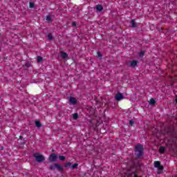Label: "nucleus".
Returning <instances> with one entry per match:
<instances>
[{
  "instance_id": "nucleus-1",
  "label": "nucleus",
  "mask_w": 177,
  "mask_h": 177,
  "mask_svg": "<svg viewBox=\"0 0 177 177\" xmlns=\"http://www.w3.org/2000/svg\"><path fill=\"white\" fill-rule=\"evenodd\" d=\"M136 151L137 157H140L143 154V146L138 144L136 146Z\"/></svg>"
},
{
  "instance_id": "nucleus-2",
  "label": "nucleus",
  "mask_w": 177,
  "mask_h": 177,
  "mask_svg": "<svg viewBox=\"0 0 177 177\" xmlns=\"http://www.w3.org/2000/svg\"><path fill=\"white\" fill-rule=\"evenodd\" d=\"M34 157L37 162H42V161L45 160V157H44V156L39 153H35Z\"/></svg>"
},
{
  "instance_id": "nucleus-3",
  "label": "nucleus",
  "mask_w": 177,
  "mask_h": 177,
  "mask_svg": "<svg viewBox=\"0 0 177 177\" xmlns=\"http://www.w3.org/2000/svg\"><path fill=\"white\" fill-rule=\"evenodd\" d=\"M49 160L50 162H55V161H57V155L56 153H53L50 156Z\"/></svg>"
},
{
  "instance_id": "nucleus-4",
  "label": "nucleus",
  "mask_w": 177,
  "mask_h": 177,
  "mask_svg": "<svg viewBox=\"0 0 177 177\" xmlns=\"http://www.w3.org/2000/svg\"><path fill=\"white\" fill-rule=\"evenodd\" d=\"M115 99L118 102H120V100H122L124 99V95H122V93H118V94L115 95Z\"/></svg>"
},
{
  "instance_id": "nucleus-5",
  "label": "nucleus",
  "mask_w": 177,
  "mask_h": 177,
  "mask_svg": "<svg viewBox=\"0 0 177 177\" xmlns=\"http://www.w3.org/2000/svg\"><path fill=\"white\" fill-rule=\"evenodd\" d=\"M69 103L70 104H77V100L74 97H70Z\"/></svg>"
},
{
  "instance_id": "nucleus-6",
  "label": "nucleus",
  "mask_w": 177,
  "mask_h": 177,
  "mask_svg": "<svg viewBox=\"0 0 177 177\" xmlns=\"http://www.w3.org/2000/svg\"><path fill=\"white\" fill-rule=\"evenodd\" d=\"M57 169L58 171H60L61 172L63 171V167H62L60 165L56 163V167L55 169Z\"/></svg>"
},
{
  "instance_id": "nucleus-7",
  "label": "nucleus",
  "mask_w": 177,
  "mask_h": 177,
  "mask_svg": "<svg viewBox=\"0 0 177 177\" xmlns=\"http://www.w3.org/2000/svg\"><path fill=\"white\" fill-rule=\"evenodd\" d=\"M96 9L98 12H102L103 10V6H102V5H97Z\"/></svg>"
},
{
  "instance_id": "nucleus-8",
  "label": "nucleus",
  "mask_w": 177,
  "mask_h": 177,
  "mask_svg": "<svg viewBox=\"0 0 177 177\" xmlns=\"http://www.w3.org/2000/svg\"><path fill=\"white\" fill-rule=\"evenodd\" d=\"M138 64V61L133 59L131 63V67H136V66Z\"/></svg>"
},
{
  "instance_id": "nucleus-9",
  "label": "nucleus",
  "mask_w": 177,
  "mask_h": 177,
  "mask_svg": "<svg viewBox=\"0 0 177 177\" xmlns=\"http://www.w3.org/2000/svg\"><path fill=\"white\" fill-rule=\"evenodd\" d=\"M165 151V148L164 147H160L159 149V152L162 154Z\"/></svg>"
},
{
  "instance_id": "nucleus-10",
  "label": "nucleus",
  "mask_w": 177,
  "mask_h": 177,
  "mask_svg": "<svg viewBox=\"0 0 177 177\" xmlns=\"http://www.w3.org/2000/svg\"><path fill=\"white\" fill-rule=\"evenodd\" d=\"M61 56L62 57H63V59H66L67 57V53H64V52H61Z\"/></svg>"
},
{
  "instance_id": "nucleus-11",
  "label": "nucleus",
  "mask_w": 177,
  "mask_h": 177,
  "mask_svg": "<svg viewBox=\"0 0 177 177\" xmlns=\"http://www.w3.org/2000/svg\"><path fill=\"white\" fill-rule=\"evenodd\" d=\"M160 164H161V163H160V162L156 161V162H154V167H155L156 168H158V167H160Z\"/></svg>"
},
{
  "instance_id": "nucleus-12",
  "label": "nucleus",
  "mask_w": 177,
  "mask_h": 177,
  "mask_svg": "<svg viewBox=\"0 0 177 177\" xmlns=\"http://www.w3.org/2000/svg\"><path fill=\"white\" fill-rule=\"evenodd\" d=\"M59 160L60 161H64V160H66V157L64 156H59Z\"/></svg>"
},
{
  "instance_id": "nucleus-13",
  "label": "nucleus",
  "mask_w": 177,
  "mask_h": 177,
  "mask_svg": "<svg viewBox=\"0 0 177 177\" xmlns=\"http://www.w3.org/2000/svg\"><path fill=\"white\" fill-rule=\"evenodd\" d=\"M35 125L37 127V128H40L41 122L39 121H35Z\"/></svg>"
},
{
  "instance_id": "nucleus-14",
  "label": "nucleus",
  "mask_w": 177,
  "mask_h": 177,
  "mask_svg": "<svg viewBox=\"0 0 177 177\" xmlns=\"http://www.w3.org/2000/svg\"><path fill=\"white\" fill-rule=\"evenodd\" d=\"M50 169H52L53 171H55V169H56V163L55 165L50 166Z\"/></svg>"
},
{
  "instance_id": "nucleus-15",
  "label": "nucleus",
  "mask_w": 177,
  "mask_h": 177,
  "mask_svg": "<svg viewBox=\"0 0 177 177\" xmlns=\"http://www.w3.org/2000/svg\"><path fill=\"white\" fill-rule=\"evenodd\" d=\"M131 27H136V24H135V20L132 19L131 20Z\"/></svg>"
},
{
  "instance_id": "nucleus-16",
  "label": "nucleus",
  "mask_w": 177,
  "mask_h": 177,
  "mask_svg": "<svg viewBox=\"0 0 177 177\" xmlns=\"http://www.w3.org/2000/svg\"><path fill=\"white\" fill-rule=\"evenodd\" d=\"M42 62V57L38 56L37 57V63H41Z\"/></svg>"
},
{
  "instance_id": "nucleus-17",
  "label": "nucleus",
  "mask_w": 177,
  "mask_h": 177,
  "mask_svg": "<svg viewBox=\"0 0 177 177\" xmlns=\"http://www.w3.org/2000/svg\"><path fill=\"white\" fill-rule=\"evenodd\" d=\"M156 103V100L154 99H151L149 101V104H154Z\"/></svg>"
},
{
  "instance_id": "nucleus-18",
  "label": "nucleus",
  "mask_w": 177,
  "mask_h": 177,
  "mask_svg": "<svg viewBox=\"0 0 177 177\" xmlns=\"http://www.w3.org/2000/svg\"><path fill=\"white\" fill-rule=\"evenodd\" d=\"M73 117V120H77V118H78V113H74Z\"/></svg>"
},
{
  "instance_id": "nucleus-19",
  "label": "nucleus",
  "mask_w": 177,
  "mask_h": 177,
  "mask_svg": "<svg viewBox=\"0 0 177 177\" xmlns=\"http://www.w3.org/2000/svg\"><path fill=\"white\" fill-rule=\"evenodd\" d=\"M71 167L72 169H74V168H77V167H78V164L77 163H75L74 165H73Z\"/></svg>"
},
{
  "instance_id": "nucleus-20",
  "label": "nucleus",
  "mask_w": 177,
  "mask_h": 177,
  "mask_svg": "<svg viewBox=\"0 0 177 177\" xmlns=\"http://www.w3.org/2000/svg\"><path fill=\"white\" fill-rule=\"evenodd\" d=\"M144 55H145L144 51H141V52L139 53L140 57H143Z\"/></svg>"
},
{
  "instance_id": "nucleus-21",
  "label": "nucleus",
  "mask_w": 177,
  "mask_h": 177,
  "mask_svg": "<svg viewBox=\"0 0 177 177\" xmlns=\"http://www.w3.org/2000/svg\"><path fill=\"white\" fill-rule=\"evenodd\" d=\"M48 39L50 41V40H52V39H53V37L52 36V35H50V34H49L48 35Z\"/></svg>"
},
{
  "instance_id": "nucleus-22",
  "label": "nucleus",
  "mask_w": 177,
  "mask_h": 177,
  "mask_svg": "<svg viewBox=\"0 0 177 177\" xmlns=\"http://www.w3.org/2000/svg\"><path fill=\"white\" fill-rule=\"evenodd\" d=\"M65 167H71V162H66L65 165Z\"/></svg>"
},
{
  "instance_id": "nucleus-23",
  "label": "nucleus",
  "mask_w": 177,
  "mask_h": 177,
  "mask_svg": "<svg viewBox=\"0 0 177 177\" xmlns=\"http://www.w3.org/2000/svg\"><path fill=\"white\" fill-rule=\"evenodd\" d=\"M158 169H159L160 171H162V169H164V167H163L162 166H161V165H160L159 167H158Z\"/></svg>"
},
{
  "instance_id": "nucleus-24",
  "label": "nucleus",
  "mask_w": 177,
  "mask_h": 177,
  "mask_svg": "<svg viewBox=\"0 0 177 177\" xmlns=\"http://www.w3.org/2000/svg\"><path fill=\"white\" fill-rule=\"evenodd\" d=\"M30 8H34V3L32 2L30 3Z\"/></svg>"
},
{
  "instance_id": "nucleus-25",
  "label": "nucleus",
  "mask_w": 177,
  "mask_h": 177,
  "mask_svg": "<svg viewBox=\"0 0 177 177\" xmlns=\"http://www.w3.org/2000/svg\"><path fill=\"white\" fill-rule=\"evenodd\" d=\"M46 20H47V21H50V16H47Z\"/></svg>"
},
{
  "instance_id": "nucleus-26",
  "label": "nucleus",
  "mask_w": 177,
  "mask_h": 177,
  "mask_svg": "<svg viewBox=\"0 0 177 177\" xmlns=\"http://www.w3.org/2000/svg\"><path fill=\"white\" fill-rule=\"evenodd\" d=\"M129 124L132 127V125H133V120H130Z\"/></svg>"
},
{
  "instance_id": "nucleus-27",
  "label": "nucleus",
  "mask_w": 177,
  "mask_h": 177,
  "mask_svg": "<svg viewBox=\"0 0 177 177\" xmlns=\"http://www.w3.org/2000/svg\"><path fill=\"white\" fill-rule=\"evenodd\" d=\"M72 26H73V27H75V26H77V23L73 22V23H72Z\"/></svg>"
},
{
  "instance_id": "nucleus-28",
  "label": "nucleus",
  "mask_w": 177,
  "mask_h": 177,
  "mask_svg": "<svg viewBox=\"0 0 177 177\" xmlns=\"http://www.w3.org/2000/svg\"><path fill=\"white\" fill-rule=\"evenodd\" d=\"M98 57H102V54L100 53H97Z\"/></svg>"
},
{
  "instance_id": "nucleus-29",
  "label": "nucleus",
  "mask_w": 177,
  "mask_h": 177,
  "mask_svg": "<svg viewBox=\"0 0 177 177\" xmlns=\"http://www.w3.org/2000/svg\"><path fill=\"white\" fill-rule=\"evenodd\" d=\"M176 103L177 104V95L176 96Z\"/></svg>"
}]
</instances>
